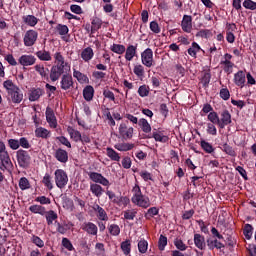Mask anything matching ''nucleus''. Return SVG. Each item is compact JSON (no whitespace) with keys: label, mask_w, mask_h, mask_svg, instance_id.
Segmentation results:
<instances>
[{"label":"nucleus","mask_w":256,"mask_h":256,"mask_svg":"<svg viewBox=\"0 0 256 256\" xmlns=\"http://www.w3.org/2000/svg\"><path fill=\"white\" fill-rule=\"evenodd\" d=\"M55 64L50 69L49 78L51 82H57L60 80V88L63 91H70L74 89L73 76L69 74L71 71V65L66 62L65 57L61 52L54 54ZM62 76V77H61Z\"/></svg>","instance_id":"obj_1"},{"label":"nucleus","mask_w":256,"mask_h":256,"mask_svg":"<svg viewBox=\"0 0 256 256\" xmlns=\"http://www.w3.org/2000/svg\"><path fill=\"white\" fill-rule=\"evenodd\" d=\"M132 193H133V196L131 198V201L134 205L143 209H147L151 207V199H149V196L143 194L139 184L136 183L133 186Z\"/></svg>","instance_id":"obj_2"},{"label":"nucleus","mask_w":256,"mask_h":256,"mask_svg":"<svg viewBox=\"0 0 256 256\" xmlns=\"http://www.w3.org/2000/svg\"><path fill=\"white\" fill-rule=\"evenodd\" d=\"M16 159L20 168L27 169L31 164L32 157L27 150L19 149L16 151Z\"/></svg>","instance_id":"obj_3"},{"label":"nucleus","mask_w":256,"mask_h":256,"mask_svg":"<svg viewBox=\"0 0 256 256\" xmlns=\"http://www.w3.org/2000/svg\"><path fill=\"white\" fill-rule=\"evenodd\" d=\"M54 180L57 188L64 189L69 183L68 173L64 169H56Z\"/></svg>","instance_id":"obj_4"},{"label":"nucleus","mask_w":256,"mask_h":256,"mask_svg":"<svg viewBox=\"0 0 256 256\" xmlns=\"http://www.w3.org/2000/svg\"><path fill=\"white\" fill-rule=\"evenodd\" d=\"M39 38V33L36 30L30 29L27 30L23 37L24 46L27 48H31L36 45Z\"/></svg>","instance_id":"obj_5"},{"label":"nucleus","mask_w":256,"mask_h":256,"mask_svg":"<svg viewBox=\"0 0 256 256\" xmlns=\"http://www.w3.org/2000/svg\"><path fill=\"white\" fill-rule=\"evenodd\" d=\"M14 164L11 160L10 154L8 151L0 154V170L1 171H12Z\"/></svg>","instance_id":"obj_6"},{"label":"nucleus","mask_w":256,"mask_h":256,"mask_svg":"<svg viewBox=\"0 0 256 256\" xmlns=\"http://www.w3.org/2000/svg\"><path fill=\"white\" fill-rule=\"evenodd\" d=\"M88 176L90 180L96 184H100L104 187H109L111 185L109 179L105 178V176L99 172H89Z\"/></svg>","instance_id":"obj_7"},{"label":"nucleus","mask_w":256,"mask_h":256,"mask_svg":"<svg viewBox=\"0 0 256 256\" xmlns=\"http://www.w3.org/2000/svg\"><path fill=\"white\" fill-rule=\"evenodd\" d=\"M141 62L142 65H144L146 68H151L154 66L153 51L151 48H146L141 53Z\"/></svg>","instance_id":"obj_8"},{"label":"nucleus","mask_w":256,"mask_h":256,"mask_svg":"<svg viewBox=\"0 0 256 256\" xmlns=\"http://www.w3.org/2000/svg\"><path fill=\"white\" fill-rule=\"evenodd\" d=\"M118 130H119L120 136L124 140H131L133 138V132L135 131L133 127H129L125 123H121Z\"/></svg>","instance_id":"obj_9"},{"label":"nucleus","mask_w":256,"mask_h":256,"mask_svg":"<svg viewBox=\"0 0 256 256\" xmlns=\"http://www.w3.org/2000/svg\"><path fill=\"white\" fill-rule=\"evenodd\" d=\"M144 139H154L155 142L162 144H165L169 141V137L167 135H164L162 131H157L156 129H154L152 134L146 135Z\"/></svg>","instance_id":"obj_10"},{"label":"nucleus","mask_w":256,"mask_h":256,"mask_svg":"<svg viewBox=\"0 0 256 256\" xmlns=\"http://www.w3.org/2000/svg\"><path fill=\"white\" fill-rule=\"evenodd\" d=\"M37 62V58L31 54L21 55L18 59V63L23 67L34 66Z\"/></svg>","instance_id":"obj_11"},{"label":"nucleus","mask_w":256,"mask_h":256,"mask_svg":"<svg viewBox=\"0 0 256 256\" xmlns=\"http://www.w3.org/2000/svg\"><path fill=\"white\" fill-rule=\"evenodd\" d=\"M81 229L91 236H97V233L99 232V228L97 227V224L91 221L84 222L81 225Z\"/></svg>","instance_id":"obj_12"},{"label":"nucleus","mask_w":256,"mask_h":256,"mask_svg":"<svg viewBox=\"0 0 256 256\" xmlns=\"http://www.w3.org/2000/svg\"><path fill=\"white\" fill-rule=\"evenodd\" d=\"M45 115H46V121L50 125V127L53 129H56L58 126L57 117L55 115L54 110L50 106L46 108Z\"/></svg>","instance_id":"obj_13"},{"label":"nucleus","mask_w":256,"mask_h":256,"mask_svg":"<svg viewBox=\"0 0 256 256\" xmlns=\"http://www.w3.org/2000/svg\"><path fill=\"white\" fill-rule=\"evenodd\" d=\"M221 118H219V128L224 129L226 126L232 123L231 114L229 110L225 109L220 113Z\"/></svg>","instance_id":"obj_14"},{"label":"nucleus","mask_w":256,"mask_h":256,"mask_svg":"<svg viewBox=\"0 0 256 256\" xmlns=\"http://www.w3.org/2000/svg\"><path fill=\"white\" fill-rule=\"evenodd\" d=\"M54 158L62 163V164H66L69 162V153L67 150L63 149V148H58L56 149L55 153H54Z\"/></svg>","instance_id":"obj_15"},{"label":"nucleus","mask_w":256,"mask_h":256,"mask_svg":"<svg viewBox=\"0 0 256 256\" xmlns=\"http://www.w3.org/2000/svg\"><path fill=\"white\" fill-rule=\"evenodd\" d=\"M206 244L210 251H213L214 249L221 250L225 248V244L222 243L218 238H207Z\"/></svg>","instance_id":"obj_16"},{"label":"nucleus","mask_w":256,"mask_h":256,"mask_svg":"<svg viewBox=\"0 0 256 256\" xmlns=\"http://www.w3.org/2000/svg\"><path fill=\"white\" fill-rule=\"evenodd\" d=\"M45 94V90L38 87V88H31L29 91V101L36 102L39 101L40 98Z\"/></svg>","instance_id":"obj_17"},{"label":"nucleus","mask_w":256,"mask_h":256,"mask_svg":"<svg viewBox=\"0 0 256 256\" xmlns=\"http://www.w3.org/2000/svg\"><path fill=\"white\" fill-rule=\"evenodd\" d=\"M92 209L96 213V217L100 221H109V216L107 215V211L101 205L99 204H94Z\"/></svg>","instance_id":"obj_18"},{"label":"nucleus","mask_w":256,"mask_h":256,"mask_svg":"<svg viewBox=\"0 0 256 256\" xmlns=\"http://www.w3.org/2000/svg\"><path fill=\"white\" fill-rule=\"evenodd\" d=\"M206 244L207 242L205 241L204 235L200 233H195L194 234V245L196 246L197 249L203 251L206 249Z\"/></svg>","instance_id":"obj_19"},{"label":"nucleus","mask_w":256,"mask_h":256,"mask_svg":"<svg viewBox=\"0 0 256 256\" xmlns=\"http://www.w3.org/2000/svg\"><path fill=\"white\" fill-rule=\"evenodd\" d=\"M22 21L26 26L35 28L39 24L40 19L36 18L35 15H24L22 16Z\"/></svg>","instance_id":"obj_20"},{"label":"nucleus","mask_w":256,"mask_h":256,"mask_svg":"<svg viewBox=\"0 0 256 256\" xmlns=\"http://www.w3.org/2000/svg\"><path fill=\"white\" fill-rule=\"evenodd\" d=\"M134 57H137V44L128 45L125 50V60L131 62L133 61Z\"/></svg>","instance_id":"obj_21"},{"label":"nucleus","mask_w":256,"mask_h":256,"mask_svg":"<svg viewBox=\"0 0 256 256\" xmlns=\"http://www.w3.org/2000/svg\"><path fill=\"white\" fill-rule=\"evenodd\" d=\"M246 83V76L244 71L239 70L237 73L234 74V84L237 87L243 88Z\"/></svg>","instance_id":"obj_22"},{"label":"nucleus","mask_w":256,"mask_h":256,"mask_svg":"<svg viewBox=\"0 0 256 256\" xmlns=\"http://www.w3.org/2000/svg\"><path fill=\"white\" fill-rule=\"evenodd\" d=\"M44 216L48 226L53 225L54 222H58L59 215L55 210L45 211Z\"/></svg>","instance_id":"obj_23"},{"label":"nucleus","mask_w":256,"mask_h":256,"mask_svg":"<svg viewBox=\"0 0 256 256\" xmlns=\"http://www.w3.org/2000/svg\"><path fill=\"white\" fill-rule=\"evenodd\" d=\"M8 96L11 98V101L14 104H20L24 99V94L20 88L11 92L10 94H8Z\"/></svg>","instance_id":"obj_24"},{"label":"nucleus","mask_w":256,"mask_h":256,"mask_svg":"<svg viewBox=\"0 0 256 256\" xmlns=\"http://www.w3.org/2000/svg\"><path fill=\"white\" fill-rule=\"evenodd\" d=\"M35 71L40 75L41 78L49 81V79H51V77L49 76V68H45L44 65L42 64H37L34 67Z\"/></svg>","instance_id":"obj_25"},{"label":"nucleus","mask_w":256,"mask_h":256,"mask_svg":"<svg viewBox=\"0 0 256 256\" xmlns=\"http://www.w3.org/2000/svg\"><path fill=\"white\" fill-rule=\"evenodd\" d=\"M95 96V89L91 85H87L83 89V98L87 102L93 101V97Z\"/></svg>","instance_id":"obj_26"},{"label":"nucleus","mask_w":256,"mask_h":256,"mask_svg":"<svg viewBox=\"0 0 256 256\" xmlns=\"http://www.w3.org/2000/svg\"><path fill=\"white\" fill-rule=\"evenodd\" d=\"M36 57L42 62H51L52 55L47 50H39L35 53Z\"/></svg>","instance_id":"obj_27"},{"label":"nucleus","mask_w":256,"mask_h":256,"mask_svg":"<svg viewBox=\"0 0 256 256\" xmlns=\"http://www.w3.org/2000/svg\"><path fill=\"white\" fill-rule=\"evenodd\" d=\"M181 27L185 33H190L192 27V17L189 15H184Z\"/></svg>","instance_id":"obj_28"},{"label":"nucleus","mask_w":256,"mask_h":256,"mask_svg":"<svg viewBox=\"0 0 256 256\" xmlns=\"http://www.w3.org/2000/svg\"><path fill=\"white\" fill-rule=\"evenodd\" d=\"M114 148L120 152H127V151H131L133 150V148H135V144L134 143H127V142H123V143H116L114 145Z\"/></svg>","instance_id":"obj_29"},{"label":"nucleus","mask_w":256,"mask_h":256,"mask_svg":"<svg viewBox=\"0 0 256 256\" xmlns=\"http://www.w3.org/2000/svg\"><path fill=\"white\" fill-rule=\"evenodd\" d=\"M138 126L141 128L142 132L145 134H150L152 131L151 124L145 118L139 119Z\"/></svg>","instance_id":"obj_30"},{"label":"nucleus","mask_w":256,"mask_h":256,"mask_svg":"<svg viewBox=\"0 0 256 256\" xmlns=\"http://www.w3.org/2000/svg\"><path fill=\"white\" fill-rule=\"evenodd\" d=\"M28 210L33 214H39L41 216H45L46 214V207L39 204L30 205Z\"/></svg>","instance_id":"obj_31"},{"label":"nucleus","mask_w":256,"mask_h":256,"mask_svg":"<svg viewBox=\"0 0 256 256\" xmlns=\"http://www.w3.org/2000/svg\"><path fill=\"white\" fill-rule=\"evenodd\" d=\"M73 77L77 79V81L80 84H89V77L82 73L81 71H78L76 69L73 70Z\"/></svg>","instance_id":"obj_32"},{"label":"nucleus","mask_w":256,"mask_h":256,"mask_svg":"<svg viewBox=\"0 0 256 256\" xmlns=\"http://www.w3.org/2000/svg\"><path fill=\"white\" fill-rule=\"evenodd\" d=\"M95 53L93 52V48L87 47L81 52V58L84 62H89L93 59Z\"/></svg>","instance_id":"obj_33"},{"label":"nucleus","mask_w":256,"mask_h":256,"mask_svg":"<svg viewBox=\"0 0 256 256\" xmlns=\"http://www.w3.org/2000/svg\"><path fill=\"white\" fill-rule=\"evenodd\" d=\"M90 191L97 198H101V196H103V187L100 184L91 183Z\"/></svg>","instance_id":"obj_34"},{"label":"nucleus","mask_w":256,"mask_h":256,"mask_svg":"<svg viewBox=\"0 0 256 256\" xmlns=\"http://www.w3.org/2000/svg\"><path fill=\"white\" fill-rule=\"evenodd\" d=\"M3 87L6 89L8 95L14 91H19V87L10 79L3 82Z\"/></svg>","instance_id":"obj_35"},{"label":"nucleus","mask_w":256,"mask_h":256,"mask_svg":"<svg viewBox=\"0 0 256 256\" xmlns=\"http://www.w3.org/2000/svg\"><path fill=\"white\" fill-rule=\"evenodd\" d=\"M50 135H51V132L44 127H39V128H36L35 130V136L37 138L48 139Z\"/></svg>","instance_id":"obj_36"},{"label":"nucleus","mask_w":256,"mask_h":256,"mask_svg":"<svg viewBox=\"0 0 256 256\" xmlns=\"http://www.w3.org/2000/svg\"><path fill=\"white\" fill-rule=\"evenodd\" d=\"M68 134L74 142L78 143L82 139V133L79 130L74 129L73 127H68Z\"/></svg>","instance_id":"obj_37"},{"label":"nucleus","mask_w":256,"mask_h":256,"mask_svg":"<svg viewBox=\"0 0 256 256\" xmlns=\"http://www.w3.org/2000/svg\"><path fill=\"white\" fill-rule=\"evenodd\" d=\"M106 155L114 162H119L121 160V156H119V153L111 147L106 148Z\"/></svg>","instance_id":"obj_38"},{"label":"nucleus","mask_w":256,"mask_h":256,"mask_svg":"<svg viewBox=\"0 0 256 256\" xmlns=\"http://www.w3.org/2000/svg\"><path fill=\"white\" fill-rule=\"evenodd\" d=\"M210 81H211V73H210V69H208L205 72H203V76L200 79V83L202 84V87L206 89L209 87Z\"/></svg>","instance_id":"obj_39"},{"label":"nucleus","mask_w":256,"mask_h":256,"mask_svg":"<svg viewBox=\"0 0 256 256\" xmlns=\"http://www.w3.org/2000/svg\"><path fill=\"white\" fill-rule=\"evenodd\" d=\"M110 51L117 55L125 54L126 48L123 44H113L110 46Z\"/></svg>","instance_id":"obj_40"},{"label":"nucleus","mask_w":256,"mask_h":256,"mask_svg":"<svg viewBox=\"0 0 256 256\" xmlns=\"http://www.w3.org/2000/svg\"><path fill=\"white\" fill-rule=\"evenodd\" d=\"M124 219L127 221H133L135 220V217H137V209H127L123 211Z\"/></svg>","instance_id":"obj_41"},{"label":"nucleus","mask_w":256,"mask_h":256,"mask_svg":"<svg viewBox=\"0 0 256 256\" xmlns=\"http://www.w3.org/2000/svg\"><path fill=\"white\" fill-rule=\"evenodd\" d=\"M120 248L125 256H129V254H131V240L126 239L125 241H122Z\"/></svg>","instance_id":"obj_42"},{"label":"nucleus","mask_w":256,"mask_h":256,"mask_svg":"<svg viewBox=\"0 0 256 256\" xmlns=\"http://www.w3.org/2000/svg\"><path fill=\"white\" fill-rule=\"evenodd\" d=\"M149 249V242L145 238H141L138 241V250L140 254L147 253V250Z\"/></svg>","instance_id":"obj_43"},{"label":"nucleus","mask_w":256,"mask_h":256,"mask_svg":"<svg viewBox=\"0 0 256 256\" xmlns=\"http://www.w3.org/2000/svg\"><path fill=\"white\" fill-rule=\"evenodd\" d=\"M133 72L139 79H143L145 77V67L142 64L135 65Z\"/></svg>","instance_id":"obj_44"},{"label":"nucleus","mask_w":256,"mask_h":256,"mask_svg":"<svg viewBox=\"0 0 256 256\" xmlns=\"http://www.w3.org/2000/svg\"><path fill=\"white\" fill-rule=\"evenodd\" d=\"M91 24V34H95L98 30L101 29L103 23L98 17H96L92 20Z\"/></svg>","instance_id":"obj_45"},{"label":"nucleus","mask_w":256,"mask_h":256,"mask_svg":"<svg viewBox=\"0 0 256 256\" xmlns=\"http://www.w3.org/2000/svg\"><path fill=\"white\" fill-rule=\"evenodd\" d=\"M222 151L224 153H226L227 155L231 156V157H236L237 156V153L235 151V149L229 145L228 143H224L222 145Z\"/></svg>","instance_id":"obj_46"},{"label":"nucleus","mask_w":256,"mask_h":256,"mask_svg":"<svg viewBox=\"0 0 256 256\" xmlns=\"http://www.w3.org/2000/svg\"><path fill=\"white\" fill-rule=\"evenodd\" d=\"M19 188L22 191L29 190L31 188V183L27 177H21L19 179Z\"/></svg>","instance_id":"obj_47"},{"label":"nucleus","mask_w":256,"mask_h":256,"mask_svg":"<svg viewBox=\"0 0 256 256\" xmlns=\"http://www.w3.org/2000/svg\"><path fill=\"white\" fill-rule=\"evenodd\" d=\"M201 50V47L196 43L193 42L191 47L187 50L188 55L192 58H196L197 53Z\"/></svg>","instance_id":"obj_48"},{"label":"nucleus","mask_w":256,"mask_h":256,"mask_svg":"<svg viewBox=\"0 0 256 256\" xmlns=\"http://www.w3.org/2000/svg\"><path fill=\"white\" fill-rule=\"evenodd\" d=\"M42 183L48 190H53L54 185L52 183V177L49 173H46L43 177Z\"/></svg>","instance_id":"obj_49"},{"label":"nucleus","mask_w":256,"mask_h":256,"mask_svg":"<svg viewBox=\"0 0 256 256\" xmlns=\"http://www.w3.org/2000/svg\"><path fill=\"white\" fill-rule=\"evenodd\" d=\"M200 146H201L202 150H204V152L207 154H211L214 152L213 146L206 140H201Z\"/></svg>","instance_id":"obj_50"},{"label":"nucleus","mask_w":256,"mask_h":256,"mask_svg":"<svg viewBox=\"0 0 256 256\" xmlns=\"http://www.w3.org/2000/svg\"><path fill=\"white\" fill-rule=\"evenodd\" d=\"M253 230L254 228L251 224L249 223L245 224L243 229V234L247 240H250L252 238Z\"/></svg>","instance_id":"obj_51"},{"label":"nucleus","mask_w":256,"mask_h":256,"mask_svg":"<svg viewBox=\"0 0 256 256\" xmlns=\"http://www.w3.org/2000/svg\"><path fill=\"white\" fill-rule=\"evenodd\" d=\"M56 31L58 32V34H59L60 36H66V35L69 34L70 29H69V27H68L67 25L58 24V25L56 26Z\"/></svg>","instance_id":"obj_52"},{"label":"nucleus","mask_w":256,"mask_h":256,"mask_svg":"<svg viewBox=\"0 0 256 256\" xmlns=\"http://www.w3.org/2000/svg\"><path fill=\"white\" fill-rule=\"evenodd\" d=\"M159 213V209L155 206L150 207L147 212L144 214V217L149 220L151 218H153L154 216L158 215Z\"/></svg>","instance_id":"obj_53"},{"label":"nucleus","mask_w":256,"mask_h":256,"mask_svg":"<svg viewBox=\"0 0 256 256\" xmlns=\"http://www.w3.org/2000/svg\"><path fill=\"white\" fill-rule=\"evenodd\" d=\"M8 146L11 150L16 151L20 149V139H8Z\"/></svg>","instance_id":"obj_54"},{"label":"nucleus","mask_w":256,"mask_h":256,"mask_svg":"<svg viewBox=\"0 0 256 256\" xmlns=\"http://www.w3.org/2000/svg\"><path fill=\"white\" fill-rule=\"evenodd\" d=\"M149 86H147L146 84L144 85H141L139 88H138V95L141 97V98H146L149 96Z\"/></svg>","instance_id":"obj_55"},{"label":"nucleus","mask_w":256,"mask_h":256,"mask_svg":"<svg viewBox=\"0 0 256 256\" xmlns=\"http://www.w3.org/2000/svg\"><path fill=\"white\" fill-rule=\"evenodd\" d=\"M207 118H208V121L211 122V124H215L219 127V115L217 114V112L215 111L210 112Z\"/></svg>","instance_id":"obj_56"},{"label":"nucleus","mask_w":256,"mask_h":256,"mask_svg":"<svg viewBox=\"0 0 256 256\" xmlns=\"http://www.w3.org/2000/svg\"><path fill=\"white\" fill-rule=\"evenodd\" d=\"M62 246L65 249H67L68 251H74L75 250V247H74L72 241L67 237L62 238Z\"/></svg>","instance_id":"obj_57"},{"label":"nucleus","mask_w":256,"mask_h":256,"mask_svg":"<svg viewBox=\"0 0 256 256\" xmlns=\"http://www.w3.org/2000/svg\"><path fill=\"white\" fill-rule=\"evenodd\" d=\"M108 230L112 236H119V234H121V228L117 224H111Z\"/></svg>","instance_id":"obj_58"},{"label":"nucleus","mask_w":256,"mask_h":256,"mask_svg":"<svg viewBox=\"0 0 256 256\" xmlns=\"http://www.w3.org/2000/svg\"><path fill=\"white\" fill-rule=\"evenodd\" d=\"M19 144H20L21 148L26 149V150H28L32 147V145L27 137H20Z\"/></svg>","instance_id":"obj_59"},{"label":"nucleus","mask_w":256,"mask_h":256,"mask_svg":"<svg viewBox=\"0 0 256 256\" xmlns=\"http://www.w3.org/2000/svg\"><path fill=\"white\" fill-rule=\"evenodd\" d=\"M221 65L224 66L223 70L227 74L232 73V68L234 67V63L231 61H221Z\"/></svg>","instance_id":"obj_60"},{"label":"nucleus","mask_w":256,"mask_h":256,"mask_svg":"<svg viewBox=\"0 0 256 256\" xmlns=\"http://www.w3.org/2000/svg\"><path fill=\"white\" fill-rule=\"evenodd\" d=\"M31 241L33 244H35L39 248H43L45 246L44 240L37 235H33L31 238Z\"/></svg>","instance_id":"obj_61"},{"label":"nucleus","mask_w":256,"mask_h":256,"mask_svg":"<svg viewBox=\"0 0 256 256\" xmlns=\"http://www.w3.org/2000/svg\"><path fill=\"white\" fill-rule=\"evenodd\" d=\"M166 245H167V237L161 234L158 241V249L160 251H164Z\"/></svg>","instance_id":"obj_62"},{"label":"nucleus","mask_w":256,"mask_h":256,"mask_svg":"<svg viewBox=\"0 0 256 256\" xmlns=\"http://www.w3.org/2000/svg\"><path fill=\"white\" fill-rule=\"evenodd\" d=\"M243 7L247 10L255 11L256 10V2L252 0H245L243 2Z\"/></svg>","instance_id":"obj_63"},{"label":"nucleus","mask_w":256,"mask_h":256,"mask_svg":"<svg viewBox=\"0 0 256 256\" xmlns=\"http://www.w3.org/2000/svg\"><path fill=\"white\" fill-rule=\"evenodd\" d=\"M174 245L175 247L179 250V251H186L187 246L185 245V243L182 241V239H176L174 241Z\"/></svg>","instance_id":"obj_64"}]
</instances>
